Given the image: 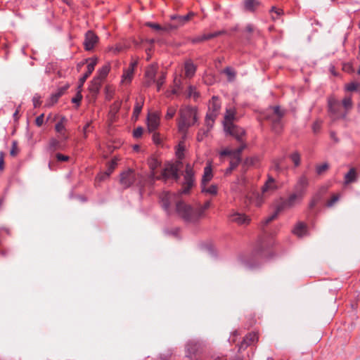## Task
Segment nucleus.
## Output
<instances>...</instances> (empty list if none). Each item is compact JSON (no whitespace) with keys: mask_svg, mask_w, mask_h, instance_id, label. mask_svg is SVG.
Here are the masks:
<instances>
[{"mask_svg":"<svg viewBox=\"0 0 360 360\" xmlns=\"http://www.w3.org/2000/svg\"><path fill=\"white\" fill-rule=\"evenodd\" d=\"M308 185L309 181L306 176H302L300 177L295 185L294 192L286 199H281V201L276 205L275 212L264 220L265 224L275 219L281 211L292 208L301 204L306 194Z\"/></svg>","mask_w":360,"mask_h":360,"instance_id":"nucleus-1","label":"nucleus"},{"mask_svg":"<svg viewBox=\"0 0 360 360\" xmlns=\"http://www.w3.org/2000/svg\"><path fill=\"white\" fill-rule=\"evenodd\" d=\"M197 121V112L195 108L191 107H184L180 110V119L178 122V128L179 132L183 134V138L186 136L188 129L193 125Z\"/></svg>","mask_w":360,"mask_h":360,"instance_id":"nucleus-2","label":"nucleus"},{"mask_svg":"<svg viewBox=\"0 0 360 360\" xmlns=\"http://www.w3.org/2000/svg\"><path fill=\"white\" fill-rule=\"evenodd\" d=\"M175 210L177 215L187 222L195 221L201 216V212L181 201L176 202Z\"/></svg>","mask_w":360,"mask_h":360,"instance_id":"nucleus-3","label":"nucleus"},{"mask_svg":"<svg viewBox=\"0 0 360 360\" xmlns=\"http://www.w3.org/2000/svg\"><path fill=\"white\" fill-rule=\"evenodd\" d=\"M246 148V144L243 143L241 146L237 148L236 150H232L230 148H225L222 150L219 155L220 156H226L228 155L230 157V166L226 169V173H231L232 170L237 167L241 160L240 154L242 151Z\"/></svg>","mask_w":360,"mask_h":360,"instance_id":"nucleus-4","label":"nucleus"},{"mask_svg":"<svg viewBox=\"0 0 360 360\" xmlns=\"http://www.w3.org/2000/svg\"><path fill=\"white\" fill-rule=\"evenodd\" d=\"M278 188L276 181L274 178L269 176L267 181L262 188V195L260 196L257 195L255 199L252 200V203L257 207H259L264 202V198L268 193L275 191Z\"/></svg>","mask_w":360,"mask_h":360,"instance_id":"nucleus-5","label":"nucleus"},{"mask_svg":"<svg viewBox=\"0 0 360 360\" xmlns=\"http://www.w3.org/2000/svg\"><path fill=\"white\" fill-rule=\"evenodd\" d=\"M220 108L221 104L219 99L217 97H212V100L209 103V110L206 116V122L207 124H210V122H214V120L217 117Z\"/></svg>","mask_w":360,"mask_h":360,"instance_id":"nucleus-6","label":"nucleus"},{"mask_svg":"<svg viewBox=\"0 0 360 360\" xmlns=\"http://www.w3.org/2000/svg\"><path fill=\"white\" fill-rule=\"evenodd\" d=\"M202 352L201 344L190 342L186 345V356L191 360H198Z\"/></svg>","mask_w":360,"mask_h":360,"instance_id":"nucleus-7","label":"nucleus"},{"mask_svg":"<svg viewBox=\"0 0 360 360\" xmlns=\"http://www.w3.org/2000/svg\"><path fill=\"white\" fill-rule=\"evenodd\" d=\"M184 181V188L181 193H187L194 184V172L192 167L188 164L186 167Z\"/></svg>","mask_w":360,"mask_h":360,"instance_id":"nucleus-8","label":"nucleus"},{"mask_svg":"<svg viewBox=\"0 0 360 360\" xmlns=\"http://www.w3.org/2000/svg\"><path fill=\"white\" fill-rule=\"evenodd\" d=\"M178 195L175 193H171L169 192H163L160 196V201L162 207L167 211L169 212L170 205L178 202Z\"/></svg>","mask_w":360,"mask_h":360,"instance_id":"nucleus-9","label":"nucleus"},{"mask_svg":"<svg viewBox=\"0 0 360 360\" xmlns=\"http://www.w3.org/2000/svg\"><path fill=\"white\" fill-rule=\"evenodd\" d=\"M136 179L135 172L132 169H127L120 174V182L124 188H129Z\"/></svg>","mask_w":360,"mask_h":360,"instance_id":"nucleus-10","label":"nucleus"},{"mask_svg":"<svg viewBox=\"0 0 360 360\" xmlns=\"http://www.w3.org/2000/svg\"><path fill=\"white\" fill-rule=\"evenodd\" d=\"M158 69V67L157 64H151L146 68L144 81L146 86H150L155 82V76Z\"/></svg>","mask_w":360,"mask_h":360,"instance_id":"nucleus-11","label":"nucleus"},{"mask_svg":"<svg viewBox=\"0 0 360 360\" xmlns=\"http://www.w3.org/2000/svg\"><path fill=\"white\" fill-rule=\"evenodd\" d=\"M137 63L138 62L136 60L131 61L129 67L124 70L121 79V84L122 85H128L131 83L134 77V69L137 65Z\"/></svg>","mask_w":360,"mask_h":360,"instance_id":"nucleus-12","label":"nucleus"},{"mask_svg":"<svg viewBox=\"0 0 360 360\" xmlns=\"http://www.w3.org/2000/svg\"><path fill=\"white\" fill-rule=\"evenodd\" d=\"M160 115L158 112H150L147 117V127L150 132H153L158 129L160 125Z\"/></svg>","mask_w":360,"mask_h":360,"instance_id":"nucleus-13","label":"nucleus"},{"mask_svg":"<svg viewBox=\"0 0 360 360\" xmlns=\"http://www.w3.org/2000/svg\"><path fill=\"white\" fill-rule=\"evenodd\" d=\"M98 41V37L92 31H88L85 34L84 41V49L86 51L92 50Z\"/></svg>","mask_w":360,"mask_h":360,"instance_id":"nucleus-14","label":"nucleus"},{"mask_svg":"<svg viewBox=\"0 0 360 360\" xmlns=\"http://www.w3.org/2000/svg\"><path fill=\"white\" fill-rule=\"evenodd\" d=\"M86 61L88 62L87 70L79 79V89L82 88L84 83L94 70L95 66L97 64V58H89L86 60Z\"/></svg>","mask_w":360,"mask_h":360,"instance_id":"nucleus-15","label":"nucleus"},{"mask_svg":"<svg viewBox=\"0 0 360 360\" xmlns=\"http://www.w3.org/2000/svg\"><path fill=\"white\" fill-rule=\"evenodd\" d=\"M65 118H62L60 122H58L56 126L55 129L58 133V139L60 141H67L69 138L68 131L63 124Z\"/></svg>","mask_w":360,"mask_h":360,"instance_id":"nucleus-16","label":"nucleus"},{"mask_svg":"<svg viewBox=\"0 0 360 360\" xmlns=\"http://www.w3.org/2000/svg\"><path fill=\"white\" fill-rule=\"evenodd\" d=\"M224 131L226 133L235 137L238 141H242L243 136L245 135L244 129L234 124L231 125L229 130Z\"/></svg>","mask_w":360,"mask_h":360,"instance_id":"nucleus-17","label":"nucleus"},{"mask_svg":"<svg viewBox=\"0 0 360 360\" xmlns=\"http://www.w3.org/2000/svg\"><path fill=\"white\" fill-rule=\"evenodd\" d=\"M230 220L239 225H244L249 224L250 219L243 214L234 212L230 215Z\"/></svg>","mask_w":360,"mask_h":360,"instance_id":"nucleus-18","label":"nucleus"},{"mask_svg":"<svg viewBox=\"0 0 360 360\" xmlns=\"http://www.w3.org/2000/svg\"><path fill=\"white\" fill-rule=\"evenodd\" d=\"M235 110L233 108H229L226 110L224 120V130H229L230 126L233 124V121L235 119Z\"/></svg>","mask_w":360,"mask_h":360,"instance_id":"nucleus-19","label":"nucleus"},{"mask_svg":"<svg viewBox=\"0 0 360 360\" xmlns=\"http://www.w3.org/2000/svg\"><path fill=\"white\" fill-rule=\"evenodd\" d=\"M162 176L165 179L174 178L178 179L177 169L173 165H168L162 171Z\"/></svg>","mask_w":360,"mask_h":360,"instance_id":"nucleus-20","label":"nucleus"},{"mask_svg":"<svg viewBox=\"0 0 360 360\" xmlns=\"http://www.w3.org/2000/svg\"><path fill=\"white\" fill-rule=\"evenodd\" d=\"M213 177L211 162H208L204 169L201 185H207Z\"/></svg>","mask_w":360,"mask_h":360,"instance_id":"nucleus-21","label":"nucleus"},{"mask_svg":"<svg viewBox=\"0 0 360 360\" xmlns=\"http://www.w3.org/2000/svg\"><path fill=\"white\" fill-rule=\"evenodd\" d=\"M292 232L297 237H300V238L303 237L307 234V225L302 222H298L295 225Z\"/></svg>","mask_w":360,"mask_h":360,"instance_id":"nucleus-22","label":"nucleus"},{"mask_svg":"<svg viewBox=\"0 0 360 360\" xmlns=\"http://www.w3.org/2000/svg\"><path fill=\"white\" fill-rule=\"evenodd\" d=\"M222 33H223V32L218 31V32H214L207 33V34H202L197 37L196 38H195L193 39V41L194 42H200V41H202L205 40H209L214 37H217L219 36Z\"/></svg>","mask_w":360,"mask_h":360,"instance_id":"nucleus-23","label":"nucleus"},{"mask_svg":"<svg viewBox=\"0 0 360 360\" xmlns=\"http://www.w3.org/2000/svg\"><path fill=\"white\" fill-rule=\"evenodd\" d=\"M101 81L98 80V79H94L91 82V85L89 86V91L91 94L92 98L94 100L96 98V96L99 91V89L101 86Z\"/></svg>","mask_w":360,"mask_h":360,"instance_id":"nucleus-24","label":"nucleus"},{"mask_svg":"<svg viewBox=\"0 0 360 360\" xmlns=\"http://www.w3.org/2000/svg\"><path fill=\"white\" fill-rule=\"evenodd\" d=\"M143 103L144 98L143 96H140L139 98H137L133 112V117L134 118V120L138 119V117L142 110Z\"/></svg>","mask_w":360,"mask_h":360,"instance_id":"nucleus-25","label":"nucleus"},{"mask_svg":"<svg viewBox=\"0 0 360 360\" xmlns=\"http://www.w3.org/2000/svg\"><path fill=\"white\" fill-rule=\"evenodd\" d=\"M184 69H185V76L188 78L192 77L194 75L195 70H196L195 66L190 60L186 61L185 63Z\"/></svg>","mask_w":360,"mask_h":360,"instance_id":"nucleus-26","label":"nucleus"},{"mask_svg":"<svg viewBox=\"0 0 360 360\" xmlns=\"http://www.w3.org/2000/svg\"><path fill=\"white\" fill-rule=\"evenodd\" d=\"M339 106V103L337 100H335V98H330L329 100H328V107H329V110H330V112L331 113H333V115L335 117H340V115H339L337 112H336V108ZM345 114L341 115V117H345Z\"/></svg>","mask_w":360,"mask_h":360,"instance_id":"nucleus-27","label":"nucleus"},{"mask_svg":"<svg viewBox=\"0 0 360 360\" xmlns=\"http://www.w3.org/2000/svg\"><path fill=\"white\" fill-rule=\"evenodd\" d=\"M110 70V66L109 64H106L103 65L101 68H100L97 72V76L95 77V79H98V80L102 81L104 79L106 76L108 75Z\"/></svg>","mask_w":360,"mask_h":360,"instance_id":"nucleus-28","label":"nucleus"},{"mask_svg":"<svg viewBox=\"0 0 360 360\" xmlns=\"http://www.w3.org/2000/svg\"><path fill=\"white\" fill-rule=\"evenodd\" d=\"M259 5L260 2L257 0H244L245 8L248 11H255Z\"/></svg>","mask_w":360,"mask_h":360,"instance_id":"nucleus-29","label":"nucleus"},{"mask_svg":"<svg viewBox=\"0 0 360 360\" xmlns=\"http://www.w3.org/2000/svg\"><path fill=\"white\" fill-rule=\"evenodd\" d=\"M202 187V191L205 193H208L210 195H216L218 191V188L217 185L212 184L208 186L207 185H201Z\"/></svg>","mask_w":360,"mask_h":360,"instance_id":"nucleus-30","label":"nucleus"},{"mask_svg":"<svg viewBox=\"0 0 360 360\" xmlns=\"http://www.w3.org/2000/svg\"><path fill=\"white\" fill-rule=\"evenodd\" d=\"M148 164L150 169H151L150 176L153 179H154L156 174L155 170L160 166V162H158V160L155 158H151L149 160Z\"/></svg>","mask_w":360,"mask_h":360,"instance_id":"nucleus-31","label":"nucleus"},{"mask_svg":"<svg viewBox=\"0 0 360 360\" xmlns=\"http://www.w3.org/2000/svg\"><path fill=\"white\" fill-rule=\"evenodd\" d=\"M258 340V335L255 333H249L248 335L245 336V338L243 340V343L246 345H250L252 343H254Z\"/></svg>","mask_w":360,"mask_h":360,"instance_id":"nucleus-32","label":"nucleus"},{"mask_svg":"<svg viewBox=\"0 0 360 360\" xmlns=\"http://www.w3.org/2000/svg\"><path fill=\"white\" fill-rule=\"evenodd\" d=\"M356 179V170L354 168H352L347 174L345 176V181L346 184H349Z\"/></svg>","mask_w":360,"mask_h":360,"instance_id":"nucleus-33","label":"nucleus"},{"mask_svg":"<svg viewBox=\"0 0 360 360\" xmlns=\"http://www.w3.org/2000/svg\"><path fill=\"white\" fill-rule=\"evenodd\" d=\"M272 110L274 111L275 118L273 119V122L276 123V122H278L280 119L283 116L284 112L282 111L278 106H274L271 108Z\"/></svg>","mask_w":360,"mask_h":360,"instance_id":"nucleus-34","label":"nucleus"},{"mask_svg":"<svg viewBox=\"0 0 360 360\" xmlns=\"http://www.w3.org/2000/svg\"><path fill=\"white\" fill-rule=\"evenodd\" d=\"M342 106L345 109L346 112L352 109L353 103L352 101V97L351 96H346L344 98V99L342 101Z\"/></svg>","mask_w":360,"mask_h":360,"instance_id":"nucleus-35","label":"nucleus"},{"mask_svg":"<svg viewBox=\"0 0 360 360\" xmlns=\"http://www.w3.org/2000/svg\"><path fill=\"white\" fill-rule=\"evenodd\" d=\"M270 12L271 13V18L274 20L278 19V18L283 13L282 9L277 8L276 7H272Z\"/></svg>","mask_w":360,"mask_h":360,"instance_id":"nucleus-36","label":"nucleus"},{"mask_svg":"<svg viewBox=\"0 0 360 360\" xmlns=\"http://www.w3.org/2000/svg\"><path fill=\"white\" fill-rule=\"evenodd\" d=\"M185 150V144L184 141H181L176 147V155L178 158L182 159L184 158V151Z\"/></svg>","mask_w":360,"mask_h":360,"instance_id":"nucleus-37","label":"nucleus"},{"mask_svg":"<svg viewBox=\"0 0 360 360\" xmlns=\"http://www.w3.org/2000/svg\"><path fill=\"white\" fill-rule=\"evenodd\" d=\"M60 141V140L52 139L49 142V148L53 150L60 149L62 148Z\"/></svg>","mask_w":360,"mask_h":360,"instance_id":"nucleus-38","label":"nucleus"},{"mask_svg":"<svg viewBox=\"0 0 360 360\" xmlns=\"http://www.w3.org/2000/svg\"><path fill=\"white\" fill-rule=\"evenodd\" d=\"M63 92H64V91L60 89L57 93L53 94L50 98L49 105H52L54 103H56L58 101V98L63 95Z\"/></svg>","mask_w":360,"mask_h":360,"instance_id":"nucleus-39","label":"nucleus"},{"mask_svg":"<svg viewBox=\"0 0 360 360\" xmlns=\"http://www.w3.org/2000/svg\"><path fill=\"white\" fill-rule=\"evenodd\" d=\"M290 159L294 163L295 166L297 167L300 164V155L297 152L291 154Z\"/></svg>","mask_w":360,"mask_h":360,"instance_id":"nucleus-40","label":"nucleus"},{"mask_svg":"<svg viewBox=\"0 0 360 360\" xmlns=\"http://www.w3.org/2000/svg\"><path fill=\"white\" fill-rule=\"evenodd\" d=\"M117 165V160L114 159L111 161L107 172L104 174L105 176H109Z\"/></svg>","mask_w":360,"mask_h":360,"instance_id":"nucleus-41","label":"nucleus"},{"mask_svg":"<svg viewBox=\"0 0 360 360\" xmlns=\"http://www.w3.org/2000/svg\"><path fill=\"white\" fill-rule=\"evenodd\" d=\"M165 77H165V73L162 72L161 76L157 80H155V83H156L158 91H160L161 89V86L164 84L165 81Z\"/></svg>","mask_w":360,"mask_h":360,"instance_id":"nucleus-42","label":"nucleus"},{"mask_svg":"<svg viewBox=\"0 0 360 360\" xmlns=\"http://www.w3.org/2000/svg\"><path fill=\"white\" fill-rule=\"evenodd\" d=\"M198 93L196 91L195 87L194 86H189L188 90V96L190 98H193L194 99L197 98L198 97Z\"/></svg>","mask_w":360,"mask_h":360,"instance_id":"nucleus-43","label":"nucleus"},{"mask_svg":"<svg viewBox=\"0 0 360 360\" xmlns=\"http://www.w3.org/2000/svg\"><path fill=\"white\" fill-rule=\"evenodd\" d=\"M81 91H82V88L81 89L78 88V91H77L76 96L72 98V102L73 103H76L77 105L79 104L80 101L82 99V95L81 94Z\"/></svg>","mask_w":360,"mask_h":360,"instance_id":"nucleus-44","label":"nucleus"},{"mask_svg":"<svg viewBox=\"0 0 360 360\" xmlns=\"http://www.w3.org/2000/svg\"><path fill=\"white\" fill-rule=\"evenodd\" d=\"M193 15L192 13H188V15H184V16H177L174 17V19H178L179 22L185 23L187 21L189 20L191 16Z\"/></svg>","mask_w":360,"mask_h":360,"instance_id":"nucleus-45","label":"nucleus"},{"mask_svg":"<svg viewBox=\"0 0 360 360\" xmlns=\"http://www.w3.org/2000/svg\"><path fill=\"white\" fill-rule=\"evenodd\" d=\"M210 129H200L199 130L198 135H197V139L198 141H202L205 136H207Z\"/></svg>","mask_w":360,"mask_h":360,"instance_id":"nucleus-46","label":"nucleus"},{"mask_svg":"<svg viewBox=\"0 0 360 360\" xmlns=\"http://www.w3.org/2000/svg\"><path fill=\"white\" fill-rule=\"evenodd\" d=\"M176 113V108L173 107H170L167 109V114L165 115V118L167 120L172 119Z\"/></svg>","mask_w":360,"mask_h":360,"instance_id":"nucleus-47","label":"nucleus"},{"mask_svg":"<svg viewBox=\"0 0 360 360\" xmlns=\"http://www.w3.org/2000/svg\"><path fill=\"white\" fill-rule=\"evenodd\" d=\"M328 169V165L327 163H323L321 165H318L316 167V172L319 174H322L325 171H326Z\"/></svg>","mask_w":360,"mask_h":360,"instance_id":"nucleus-48","label":"nucleus"},{"mask_svg":"<svg viewBox=\"0 0 360 360\" xmlns=\"http://www.w3.org/2000/svg\"><path fill=\"white\" fill-rule=\"evenodd\" d=\"M340 198L339 195H333L332 198L328 201L327 205L328 207L333 206Z\"/></svg>","mask_w":360,"mask_h":360,"instance_id":"nucleus-49","label":"nucleus"},{"mask_svg":"<svg viewBox=\"0 0 360 360\" xmlns=\"http://www.w3.org/2000/svg\"><path fill=\"white\" fill-rule=\"evenodd\" d=\"M358 84L355 82H351L345 86V89L349 91H355L357 89Z\"/></svg>","mask_w":360,"mask_h":360,"instance_id":"nucleus-50","label":"nucleus"},{"mask_svg":"<svg viewBox=\"0 0 360 360\" xmlns=\"http://www.w3.org/2000/svg\"><path fill=\"white\" fill-rule=\"evenodd\" d=\"M56 158L60 162H66L70 159L69 156L60 153H57Z\"/></svg>","mask_w":360,"mask_h":360,"instance_id":"nucleus-51","label":"nucleus"},{"mask_svg":"<svg viewBox=\"0 0 360 360\" xmlns=\"http://www.w3.org/2000/svg\"><path fill=\"white\" fill-rule=\"evenodd\" d=\"M225 73L229 76V80H232L235 77V72L231 68H227L224 70Z\"/></svg>","mask_w":360,"mask_h":360,"instance_id":"nucleus-52","label":"nucleus"},{"mask_svg":"<svg viewBox=\"0 0 360 360\" xmlns=\"http://www.w3.org/2000/svg\"><path fill=\"white\" fill-rule=\"evenodd\" d=\"M143 128L142 127H138L136 129H134L133 132V135L135 138H139L142 134H143Z\"/></svg>","mask_w":360,"mask_h":360,"instance_id":"nucleus-53","label":"nucleus"},{"mask_svg":"<svg viewBox=\"0 0 360 360\" xmlns=\"http://www.w3.org/2000/svg\"><path fill=\"white\" fill-rule=\"evenodd\" d=\"M44 115L41 114L36 118L35 123L38 127H41L44 123Z\"/></svg>","mask_w":360,"mask_h":360,"instance_id":"nucleus-54","label":"nucleus"},{"mask_svg":"<svg viewBox=\"0 0 360 360\" xmlns=\"http://www.w3.org/2000/svg\"><path fill=\"white\" fill-rule=\"evenodd\" d=\"M146 25L156 30H161L162 28L160 25L153 22H147Z\"/></svg>","mask_w":360,"mask_h":360,"instance_id":"nucleus-55","label":"nucleus"},{"mask_svg":"<svg viewBox=\"0 0 360 360\" xmlns=\"http://www.w3.org/2000/svg\"><path fill=\"white\" fill-rule=\"evenodd\" d=\"M343 70H345L347 72H353L354 69L352 68V66L350 63H346L343 65Z\"/></svg>","mask_w":360,"mask_h":360,"instance_id":"nucleus-56","label":"nucleus"},{"mask_svg":"<svg viewBox=\"0 0 360 360\" xmlns=\"http://www.w3.org/2000/svg\"><path fill=\"white\" fill-rule=\"evenodd\" d=\"M32 101L35 108L39 107L41 104L40 97L38 96H34L32 98Z\"/></svg>","mask_w":360,"mask_h":360,"instance_id":"nucleus-57","label":"nucleus"},{"mask_svg":"<svg viewBox=\"0 0 360 360\" xmlns=\"http://www.w3.org/2000/svg\"><path fill=\"white\" fill-rule=\"evenodd\" d=\"M210 201H207L202 207H200V208H199L198 210H197V212H201V214H202V212H204V210H205L206 209L210 207Z\"/></svg>","mask_w":360,"mask_h":360,"instance_id":"nucleus-58","label":"nucleus"},{"mask_svg":"<svg viewBox=\"0 0 360 360\" xmlns=\"http://www.w3.org/2000/svg\"><path fill=\"white\" fill-rule=\"evenodd\" d=\"M153 140L154 143H155L156 144L160 143V139L159 134H157V133L153 134Z\"/></svg>","mask_w":360,"mask_h":360,"instance_id":"nucleus-59","label":"nucleus"},{"mask_svg":"<svg viewBox=\"0 0 360 360\" xmlns=\"http://www.w3.org/2000/svg\"><path fill=\"white\" fill-rule=\"evenodd\" d=\"M4 153L0 152V170L4 169Z\"/></svg>","mask_w":360,"mask_h":360,"instance_id":"nucleus-60","label":"nucleus"},{"mask_svg":"<svg viewBox=\"0 0 360 360\" xmlns=\"http://www.w3.org/2000/svg\"><path fill=\"white\" fill-rule=\"evenodd\" d=\"M316 201V199L315 198H313L309 204V207L313 208L315 206Z\"/></svg>","mask_w":360,"mask_h":360,"instance_id":"nucleus-61","label":"nucleus"},{"mask_svg":"<svg viewBox=\"0 0 360 360\" xmlns=\"http://www.w3.org/2000/svg\"><path fill=\"white\" fill-rule=\"evenodd\" d=\"M11 155L13 156L16 155L15 143H13V147L12 150H11Z\"/></svg>","mask_w":360,"mask_h":360,"instance_id":"nucleus-62","label":"nucleus"},{"mask_svg":"<svg viewBox=\"0 0 360 360\" xmlns=\"http://www.w3.org/2000/svg\"><path fill=\"white\" fill-rule=\"evenodd\" d=\"M19 108L20 107H18L15 112L13 113V117L15 119V120H18V113H19Z\"/></svg>","mask_w":360,"mask_h":360,"instance_id":"nucleus-63","label":"nucleus"},{"mask_svg":"<svg viewBox=\"0 0 360 360\" xmlns=\"http://www.w3.org/2000/svg\"><path fill=\"white\" fill-rule=\"evenodd\" d=\"M90 126V123H87L83 128V131H84V135L86 136V131H87V129L88 127Z\"/></svg>","mask_w":360,"mask_h":360,"instance_id":"nucleus-64","label":"nucleus"}]
</instances>
